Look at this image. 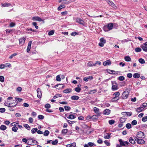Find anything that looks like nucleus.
<instances>
[{
  "mask_svg": "<svg viewBox=\"0 0 147 147\" xmlns=\"http://www.w3.org/2000/svg\"><path fill=\"white\" fill-rule=\"evenodd\" d=\"M32 20L34 21H38L39 22L43 21V20L40 18L38 16H34L32 18Z\"/></svg>",
  "mask_w": 147,
  "mask_h": 147,
  "instance_id": "obj_9",
  "label": "nucleus"
},
{
  "mask_svg": "<svg viewBox=\"0 0 147 147\" xmlns=\"http://www.w3.org/2000/svg\"><path fill=\"white\" fill-rule=\"evenodd\" d=\"M32 140V142L33 143V144H29L28 143V144L30 145H34L36 144H38V142L37 141H36L34 140Z\"/></svg>",
  "mask_w": 147,
  "mask_h": 147,
  "instance_id": "obj_26",
  "label": "nucleus"
},
{
  "mask_svg": "<svg viewBox=\"0 0 147 147\" xmlns=\"http://www.w3.org/2000/svg\"><path fill=\"white\" fill-rule=\"evenodd\" d=\"M139 61L140 63L142 64H143L145 63V60L142 58H140L139 59Z\"/></svg>",
  "mask_w": 147,
  "mask_h": 147,
  "instance_id": "obj_46",
  "label": "nucleus"
},
{
  "mask_svg": "<svg viewBox=\"0 0 147 147\" xmlns=\"http://www.w3.org/2000/svg\"><path fill=\"white\" fill-rule=\"evenodd\" d=\"M100 42L98 44V45L100 47H103L104 44L106 42V40L103 38H101L100 39Z\"/></svg>",
  "mask_w": 147,
  "mask_h": 147,
  "instance_id": "obj_4",
  "label": "nucleus"
},
{
  "mask_svg": "<svg viewBox=\"0 0 147 147\" xmlns=\"http://www.w3.org/2000/svg\"><path fill=\"white\" fill-rule=\"evenodd\" d=\"M26 37H23L22 38L19 39V43L20 45H23L24 43L25 42V41L26 39Z\"/></svg>",
  "mask_w": 147,
  "mask_h": 147,
  "instance_id": "obj_8",
  "label": "nucleus"
},
{
  "mask_svg": "<svg viewBox=\"0 0 147 147\" xmlns=\"http://www.w3.org/2000/svg\"><path fill=\"white\" fill-rule=\"evenodd\" d=\"M65 5L63 4H61L58 8V10H60L62 8H65Z\"/></svg>",
  "mask_w": 147,
  "mask_h": 147,
  "instance_id": "obj_34",
  "label": "nucleus"
},
{
  "mask_svg": "<svg viewBox=\"0 0 147 147\" xmlns=\"http://www.w3.org/2000/svg\"><path fill=\"white\" fill-rule=\"evenodd\" d=\"M98 115H94L92 117H91L90 116H88V118L91 119L92 120L94 121L98 118Z\"/></svg>",
  "mask_w": 147,
  "mask_h": 147,
  "instance_id": "obj_12",
  "label": "nucleus"
},
{
  "mask_svg": "<svg viewBox=\"0 0 147 147\" xmlns=\"http://www.w3.org/2000/svg\"><path fill=\"white\" fill-rule=\"evenodd\" d=\"M111 62L109 60H107L105 62H104L103 63V65L105 66H107V65H109L111 64Z\"/></svg>",
  "mask_w": 147,
  "mask_h": 147,
  "instance_id": "obj_23",
  "label": "nucleus"
},
{
  "mask_svg": "<svg viewBox=\"0 0 147 147\" xmlns=\"http://www.w3.org/2000/svg\"><path fill=\"white\" fill-rule=\"evenodd\" d=\"M76 144L75 142H74L72 144H67L66 145L67 147H71L72 146H73V147H76Z\"/></svg>",
  "mask_w": 147,
  "mask_h": 147,
  "instance_id": "obj_28",
  "label": "nucleus"
},
{
  "mask_svg": "<svg viewBox=\"0 0 147 147\" xmlns=\"http://www.w3.org/2000/svg\"><path fill=\"white\" fill-rule=\"evenodd\" d=\"M49 134V132L48 130H46L44 134V135L45 136H48Z\"/></svg>",
  "mask_w": 147,
  "mask_h": 147,
  "instance_id": "obj_39",
  "label": "nucleus"
},
{
  "mask_svg": "<svg viewBox=\"0 0 147 147\" xmlns=\"http://www.w3.org/2000/svg\"><path fill=\"white\" fill-rule=\"evenodd\" d=\"M110 134H107L106 135H105L104 136V138L105 139H109L110 138Z\"/></svg>",
  "mask_w": 147,
  "mask_h": 147,
  "instance_id": "obj_36",
  "label": "nucleus"
},
{
  "mask_svg": "<svg viewBox=\"0 0 147 147\" xmlns=\"http://www.w3.org/2000/svg\"><path fill=\"white\" fill-rule=\"evenodd\" d=\"M108 4L114 9L117 8V7L115 5L114 3L111 1H108Z\"/></svg>",
  "mask_w": 147,
  "mask_h": 147,
  "instance_id": "obj_16",
  "label": "nucleus"
},
{
  "mask_svg": "<svg viewBox=\"0 0 147 147\" xmlns=\"http://www.w3.org/2000/svg\"><path fill=\"white\" fill-rule=\"evenodd\" d=\"M38 118L40 119H43L44 118V116L42 115H39L38 116Z\"/></svg>",
  "mask_w": 147,
  "mask_h": 147,
  "instance_id": "obj_63",
  "label": "nucleus"
},
{
  "mask_svg": "<svg viewBox=\"0 0 147 147\" xmlns=\"http://www.w3.org/2000/svg\"><path fill=\"white\" fill-rule=\"evenodd\" d=\"M94 111L97 115H100V113H99V109L98 108L94 107Z\"/></svg>",
  "mask_w": 147,
  "mask_h": 147,
  "instance_id": "obj_21",
  "label": "nucleus"
},
{
  "mask_svg": "<svg viewBox=\"0 0 147 147\" xmlns=\"http://www.w3.org/2000/svg\"><path fill=\"white\" fill-rule=\"evenodd\" d=\"M2 6L3 7H9L11 5V4L10 3H5L4 4L2 3L1 4Z\"/></svg>",
  "mask_w": 147,
  "mask_h": 147,
  "instance_id": "obj_27",
  "label": "nucleus"
},
{
  "mask_svg": "<svg viewBox=\"0 0 147 147\" xmlns=\"http://www.w3.org/2000/svg\"><path fill=\"white\" fill-rule=\"evenodd\" d=\"M97 92V90H90L88 92V93L89 94H94L96 93Z\"/></svg>",
  "mask_w": 147,
  "mask_h": 147,
  "instance_id": "obj_37",
  "label": "nucleus"
},
{
  "mask_svg": "<svg viewBox=\"0 0 147 147\" xmlns=\"http://www.w3.org/2000/svg\"><path fill=\"white\" fill-rule=\"evenodd\" d=\"M10 65H11V64L8 63L5 64H1L0 65V69H3L5 67H9Z\"/></svg>",
  "mask_w": 147,
  "mask_h": 147,
  "instance_id": "obj_7",
  "label": "nucleus"
},
{
  "mask_svg": "<svg viewBox=\"0 0 147 147\" xmlns=\"http://www.w3.org/2000/svg\"><path fill=\"white\" fill-rule=\"evenodd\" d=\"M124 59L125 60L127 61H130L131 60V58L129 56L125 57Z\"/></svg>",
  "mask_w": 147,
  "mask_h": 147,
  "instance_id": "obj_33",
  "label": "nucleus"
},
{
  "mask_svg": "<svg viewBox=\"0 0 147 147\" xmlns=\"http://www.w3.org/2000/svg\"><path fill=\"white\" fill-rule=\"evenodd\" d=\"M93 79V77L92 76H89L87 77H85L84 78V80L86 81L87 82L88 81H90Z\"/></svg>",
  "mask_w": 147,
  "mask_h": 147,
  "instance_id": "obj_13",
  "label": "nucleus"
},
{
  "mask_svg": "<svg viewBox=\"0 0 147 147\" xmlns=\"http://www.w3.org/2000/svg\"><path fill=\"white\" fill-rule=\"evenodd\" d=\"M81 89L79 87H76L75 88L74 90L76 92H80Z\"/></svg>",
  "mask_w": 147,
  "mask_h": 147,
  "instance_id": "obj_45",
  "label": "nucleus"
},
{
  "mask_svg": "<svg viewBox=\"0 0 147 147\" xmlns=\"http://www.w3.org/2000/svg\"><path fill=\"white\" fill-rule=\"evenodd\" d=\"M118 80L120 81H123L124 79V77L123 76H121L118 78Z\"/></svg>",
  "mask_w": 147,
  "mask_h": 147,
  "instance_id": "obj_57",
  "label": "nucleus"
},
{
  "mask_svg": "<svg viewBox=\"0 0 147 147\" xmlns=\"http://www.w3.org/2000/svg\"><path fill=\"white\" fill-rule=\"evenodd\" d=\"M24 126L26 129H27L28 130H30V127L29 125L27 124H25L24 125Z\"/></svg>",
  "mask_w": 147,
  "mask_h": 147,
  "instance_id": "obj_43",
  "label": "nucleus"
},
{
  "mask_svg": "<svg viewBox=\"0 0 147 147\" xmlns=\"http://www.w3.org/2000/svg\"><path fill=\"white\" fill-rule=\"evenodd\" d=\"M32 25L35 26V28L36 29H37L38 28V26H37L36 25H37V23L36 22H33L32 23Z\"/></svg>",
  "mask_w": 147,
  "mask_h": 147,
  "instance_id": "obj_58",
  "label": "nucleus"
},
{
  "mask_svg": "<svg viewBox=\"0 0 147 147\" xmlns=\"http://www.w3.org/2000/svg\"><path fill=\"white\" fill-rule=\"evenodd\" d=\"M126 127L128 129H129L131 127V125L130 123H127L126 125Z\"/></svg>",
  "mask_w": 147,
  "mask_h": 147,
  "instance_id": "obj_55",
  "label": "nucleus"
},
{
  "mask_svg": "<svg viewBox=\"0 0 147 147\" xmlns=\"http://www.w3.org/2000/svg\"><path fill=\"white\" fill-rule=\"evenodd\" d=\"M65 77L63 75H62L61 76L60 75H57L56 77V80L58 81H60L61 80V78L63 79Z\"/></svg>",
  "mask_w": 147,
  "mask_h": 147,
  "instance_id": "obj_14",
  "label": "nucleus"
},
{
  "mask_svg": "<svg viewBox=\"0 0 147 147\" xmlns=\"http://www.w3.org/2000/svg\"><path fill=\"white\" fill-rule=\"evenodd\" d=\"M7 128L6 126L3 125H1L0 127V129L3 131L5 130Z\"/></svg>",
  "mask_w": 147,
  "mask_h": 147,
  "instance_id": "obj_29",
  "label": "nucleus"
},
{
  "mask_svg": "<svg viewBox=\"0 0 147 147\" xmlns=\"http://www.w3.org/2000/svg\"><path fill=\"white\" fill-rule=\"evenodd\" d=\"M38 129L37 128H33L31 130V132L32 134H34L37 131Z\"/></svg>",
  "mask_w": 147,
  "mask_h": 147,
  "instance_id": "obj_35",
  "label": "nucleus"
},
{
  "mask_svg": "<svg viewBox=\"0 0 147 147\" xmlns=\"http://www.w3.org/2000/svg\"><path fill=\"white\" fill-rule=\"evenodd\" d=\"M115 123V121L113 120H110L109 121V123L110 125H112Z\"/></svg>",
  "mask_w": 147,
  "mask_h": 147,
  "instance_id": "obj_64",
  "label": "nucleus"
},
{
  "mask_svg": "<svg viewBox=\"0 0 147 147\" xmlns=\"http://www.w3.org/2000/svg\"><path fill=\"white\" fill-rule=\"evenodd\" d=\"M4 80V78L3 76H0V81L1 82H3Z\"/></svg>",
  "mask_w": 147,
  "mask_h": 147,
  "instance_id": "obj_56",
  "label": "nucleus"
},
{
  "mask_svg": "<svg viewBox=\"0 0 147 147\" xmlns=\"http://www.w3.org/2000/svg\"><path fill=\"white\" fill-rule=\"evenodd\" d=\"M76 117L74 116V115L71 114H70L68 117H67V118L71 119H74Z\"/></svg>",
  "mask_w": 147,
  "mask_h": 147,
  "instance_id": "obj_32",
  "label": "nucleus"
},
{
  "mask_svg": "<svg viewBox=\"0 0 147 147\" xmlns=\"http://www.w3.org/2000/svg\"><path fill=\"white\" fill-rule=\"evenodd\" d=\"M144 109V107H142V105H141L140 106V107L137 108L136 110V111L137 112L139 113L142 111Z\"/></svg>",
  "mask_w": 147,
  "mask_h": 147,
  "instance_id": "obj_20",
  "label": "nucleus"
},
{
  "mask_svg": "<svg viewBox=\"0 0 147 147\" xmlns=\"http://www.w3.org/2000/svg\"><path fill=\"white\" fill-rule=\"evenodd\" d=\"M142 121L144 122H146L147 121V116L143 117L142 119Z\"/></svg>",
  "mask_w": 147,
  "mask_h": 147,
  "instance_id": "obj_59",
  "label": "nucleus"
},
{
  "mask_svg": "<svg viewBox=\"0 0 147 147\" xmlns=\"http://www.w3.org/2000/svg\"><path fill=\"white\" fill-rule=\"evenodd\" d=\"M64 108L65 111H69L71 109L70 107L69 106H65Z\"/></svg>",
  "mask_w": 147,
  "mask_h": 147,
  "instance_id": "obj_52",
  "label": "nucleus"
},
{
  "mask_svg": "<svg viewBox=\"0 0 147 147\" xmlns=\"http://www.w3.org/2000/svg\"><path fill=\"white\" fill-rule=\"evenodd\" d=\"M129 94V92L127 90H126L123 93L122 97L123 99H126Z\"/></svg>",
  "mask_w": 147,
  "mask_h": 147,
  "instance_id": "obj_5",
  "label": "nucleus"
},
{
  "mask_svg": "<svg viewBox=\"0 0 147 147\" xmlns=\"http://www.w3.org/2000/svg\"><path fill=\"white\" fill-rule=\"evenodd\" d=\"M135 139L138 144H144L145 143V142L142 139H139L138 138H135Z\"/></svg>",
  "mask_w": 147,
  "mask_h": 147,
  "instance_id": "obj_3",
  "label": "nucleus"
},
{
  "mask_svg": "<svg viewBox=\"0 0 147 147\" xmlns=\"http://www.w3.org/2000/svg\"><path fill=\"white\" fill-rule=\"evenodd\" d=\"M112 89L113 90H117L118 89L117 85L115 83H114L113 82H112Z\"/></svg>",
  "mask_w": 147,
  "mask_h": 147,
  "instance_id": "obj_15",
  "label": "nucleus"
},
{
  "mask_svg": "<svg viewBox=\"0 0 147 147\" xmlns=\"http://www.w3.org/2000/svg\"><path fill=\"white\" fill-rule=\"evenodd\" d=\"M115 95V97H119V95H120V93L119 92H115L114 94V95Z\"/></svg>",
  "mask_w": 147,
  "mask_h": 147,
  "instance_id": "obj_60",
  "label": "nucleus"
},
{
  "mask_svg": "<svg viewBox=\"0 0 147 147\" xmlns=\"http://www.w3.org/2000/svg\"><path fill=\"white\" fill-rule=\"evenodd\" d=\"M15 103H16V104H17V101L18 100L19 102H21L23 99L22 98H15Z\"/></svg>",
  "mask_w": 147,
  "mask_h": 147,
  "instance_id": "obj_31",
  "label": "nucleus"
},
{
  "mask_svg": "<svg viewBox=\"0 0 147 147\" xmlns=\"http://www.w3.org/2000/svg\"><path fill=\"white\" fill-rule=\"evenodd\" d=\"M79 97L77 96H73L71 97V99L73 100H77L79 99Z\"/></svg>",
  "mask_w": 147,
  "mask_h": 147,
  "instance_id": "obj_24",
  "label": "nucleus"
},
{
  "mask_svg": "<svg viewBox=\"0 0 147 147\" xmlns=\"http://www.w3.org/2000/svg\"><path fill=\"white\" fill-rule=\"evenodd\" d=\"M37 92L38 93L37 97L39 98H40L42 95V93L40 89L39 88H38L37 90Z\"/></svg>",
  "mask_w": 147,
  "mask_h": 147,
  "instance_id": "obj_17",
  "label": "nucleus"
},
{
  "mask_svg": "<svg viewBox=\"0 0 147 147\" xmlns=\"http://www.w3.org/2000/svg\"><path fill=\"white\" fill-rule=\"evenodd\" d=\"M88 145L90 147L95 146H96L94 143L90 142L88 143Z\"/></svg>",
  "mask_w": 147,
  "mask_h": 147,
  "instance_id": "obj_48",
  "label": "nucleus"
},
{
  "mask_svg": "<svg viewBox=\"0 0 147 147\" xmlns=\"http://www.w3.org/2000/svg\"><path fill=\"white\" fill-rule=\"evenodd\" d=\"M141 50V49L140 47H138L135 49V51L136 52H140Z\"/></svg>",
  "mask_w": 147,
  "mask_h": 147,
  "instance_id": "obj_51",
  "label": "nucleus"
},
{
  "mask_svg": "<svg viewBox=\"0 0 147 147\" xmlns=\"http://www.w3.org/2000/svg\"><path fill=\"white\" fill-rule=\"evenodd\" d=\"M120 144L121 146H129L130 144L129 142L127 141H123L122 139H120L119 140Z\"/></svg>",
  "mask_w": 147,
  "mask_h": 147,
  "instance_id": "obj_2",
  "label": "nucleus"
},
{
  "mask_svg": "<svg viewBox=\"0 0 147 147\" xmlns=\"http://www.w3.org/2000/svg\"><path fill=\"white\" fill-rule=\"evenodd\" d=\"M113 26L112 23H109L106 26H105L103 28V29L105 31H108L112 29Z\"/></svg>",
  "mask_w": 147,
  "mask_h": 147,
  "instance_id": "obj_1",
  "label": "nucleus"
},
{
  "mask_svg": "<svg viewBox=\"0 0 147 147\" xmlns=\"http://www.w3.org/2000/svg\"><path fill=\"white\" fill-rule=\"evenodd\" d=\"M111 113V111L108 109H106L104 110L103 114L106 115H108L109 114Z\"/></svg>",
  "mask_w": 147,
  "mask_h": 147,
  "instance_id": "obj_18",
  "label": "nucleus"
},
{
  "mask_svg": "<svg viewBox=\"0 0 147 147\" xmlns=\"http://www.w3.org/2000/svg\"><path fill=\"white\" fill-rule=\"evenodd\" d=\"M87 65L88 66L90 67L95 66V65L94 64V63L91 62L88 63Z\"/></svg>",
  "mask_w": 147,
  "mask_h": 147,
  "instance_id": "obj_49",
  "label": "nucleus"
},
{
  "mask_svg": "<svg viewBox=\"0 0 147 147\" xmlns=\"http://www.w3.org/2000/svg\"><path fill=\"white\" fill-rule=\"evenodd\" d=\"M107 73H109V74H112L111 73H115V71L114 70H110L109 69H107Z\"/></svg>",
  "mask_w": 147,
  "mask_h": 147,
  "instance_id": "obj_50",
  "label": "nucleus"
},
{
  "mask_svg": "<svg viewBox=\"0 0 147 147\" xmlns=\"http://www.w3.org/2000/svg\"><path fill=\"white\" fill-rule=\"evenodd\" d=\"M101 64V62L100 61H96L94 64L95 65V66H96L97 64H98L99 65H100Z\"/></svg>",
  "mask_w": 147,
  "mask_h": 147,
  "instance_id": "obj_61",
  "label": "nucleus"
},
{
  "mask_svg": "<svg viewBox=\"0 0 147 147\" xmlns=\"http://www.w3.org/2000/svg\"><path fill=\"white\" fill-rule=\"evenodd\" d=\"M126 120V118L121 117L120 119V121L121 123H123Z\"/></svg>",
  "mask_w": 147,
  "mask_h": 147,
  "instance_id": "obj_38",
  "label": "nucleus"
},
{
  "mask_svg": "<svg viewBox=\"0 0 147 147\" xmlns=\"http://www.w3.org/2000/svg\"><path fill=\"white\" fill-rule=\"evenodd\" d=\"M72 91V89L70 88H68L63 91V92L65 93H68L71 92Z\"/></svg>",
  "mask_w": 147,
  "mask_h": 147,
  "instance_id": "obj_22",
  "label": "nucleus"
},
{
  "mask_svg": "<svg viewBox=\"0 0 147 147\" xmlns=\"http://www.w3.org/2000/svg\"><path fill=\"white\" fill-rule=\"evenodd\" d=\"M137 123V121L136 120H134L133 121L131 122V124L133 125H136Z\"/></svg>",
  "mask_w": 147,
  "mask_h": 147,
  "instance_id": "obj_62",
  "label": "nucleus"
},
{
  "mask_svg": "<svg viewBox=\"0 0 147 147\" xmlns=\"http://www.w3.org/2000/svg\"><path fill=\"white\" fill-rule=\"evenodd\" d=\"M4 104L5 105L9 107H15L17 105V104L14 103L11 104L5 102L4 103Z\"/></svg>",
  "mask_w": 147,
  "mask_h": 147,
  "instance_id": "obj_10",
  "label": "nucleus"
},
{
  "mask_svg": "<svg viewBox=\"0 0 147 147\" xmlns=\"http://www.w3.org/2000/svg\"><path fill=\"white\" fill-rule=\"evenodd\" d=\"M140 47L144 51L147 52V46L142 45Z\"/></svg>",
  "mask_w": 147,
  "mask_h": 147,
  "instance_id": "obj_25",
  "label": "nucleus"
},
{
  "mask_svg": "<svg viewBox=\"0 0 147 147\" xmlns=\"http://www.w3.org/2000/svg\"><path fill=\"white\" fill-rule=\"evenodd\" d=\"M119 99V97H116L115 96L112 98L111 100L112 102L115 101Z\"/></svg>",
  "mask_w": 147,
  "mask_h": 147,
  "instance_id": "obj_44",
  "label": "nucleus"
},
{
  "mask_svg": "<svg viewBox=\"0 0 147 147\" xmlns=\"http://www.w3.org/2000/svg\"><path fill=\"white\" fill-rule=\"evenodd\" d=\"M140 74H134L133 77L136 78H139L140 77Z\"/></svg>",
  "mask_w": 147,
  "mask_h": 147,
  "instance_id": "obj_54",
  "label": "nucleus"
},
{
  "mask_svg": "<svg viewBox=\"0 0 147 147\" xmlns=\"http://www.w3.org/2000/svg\"><path fill=\"white\" fill-rule=\"evenodd\" d=\"M137 136L138 138H144L145 136L144 133L142 131H139L137 133Z\"/></svg>",
  "mask_w": 147,
  "mask_h": 147,
  "instance_id": "obj_6",
  "label": "nucleus"
},
{
  "mask_svg": "<svg viewBox=\"0 0 147 147\" xmlns=\"http://www.w3.org/2000/svg\"><path fill=\"white\" fill-rule=\"evenodd\" d=\"M129 142L132 144H134L135 143L134 140L132 138V137H130L129 139Z\"/></svg>",
  "mask_w": 147,
  "mask_h": 147,
  "instance_id": "obj_30",
  "label": "nucleus"
},
{
  "mask_svg": "<svg viewBox=\"0 0 147 147\" xmlns=\"http://www.w3.org/2000/svg\"><path fill=\"white\" fill-rule=\"evenodd\" d=\"M61 95L60 94H55L53 97L54 98H56L57 97H61Z\"/></svg>",
  "mask_w": 147,
  "mask_h": 147,
  "instance_id": "obj_47",
  "label": "nucleus"
},
{
  "mask_svg": "<svg viewBox=\"0 0 147 147\" xmlns=\"http://www.w3.org/2000/svg\"><path fill=\"white\" fill-rule=\"evenodd\" d=\"M58 142V140L57 139L52 142V144L53 145H56Z\"/></svg>",
  "mask_w": 147,
  "mask_h": 147,
  "instance_id": "obj_42",
  "label": "nucleus"
},
{
  "mask_svg": "<svg viewBox=\"0 0 147 147\" xmlns=\"http://www.w3.org/2000/svg\"><path fill=\"white\" fill-rule=\"evenodd\" d=\"M76 21L81 24L84 25V21L80 18H77L76 19Z\"/></svg>",
  "mask_w": 147,
  "mask_h": 147,
  "instance_id": "obj_11",
  "label": "nucleus"
},
{
  "mask_svg": "<svg viewBox=\"0 0 147 147\" xmlns=\"http://www.w3.org/2000/svg\"><path fill=\"white\" fill-rule=\"evenodd\" d=\"M59 3H61L62 4H67L69 3V1L66 0H60L59 1Z\"/></svg>",
  "mask_w": 147,
  "mask_h": 147,
  "instance_id": "obj_19",
  "label": "nucleus"
},
{
  "mask_svg": "<svg viewBox=\"0 0 147 147\" xmlns=\"http://www.w3.org/2000/svg\"><path fill=\"white\" fill-rule=\"evenodd\" d=\"M54 33V30H51V31H50L48 33V35H49L51 36L53 35Z\"/></svg>",
  "mask_w": 147,
  "mask_h": 147,
  "instance_id": "obj_53",
  "label": "nucleus"
},
{
  "mask_svg": "<svg viewBox=\"0 0 147 147\" xmlns=\"http://www.w3.org/2000/svg\"><path fill=\"white\" fill-rule=\"evenodd\" d=\"M68 129H63L62 131V133L63 134H65L67 132Z\"/></svg>",
  "mask_w": 147,
  "mask_h": 147,
  "instance_id": "obj_41",
  "label": "nucleus"
},
{
  "mask_svg": "<svg viewBox=\"0 0 147 147\" xmlns=\"http://www.w3.org/2000/svg\"><path fill=\"white\" fill-rule=\"evenodd\" d=\"M18 129V127L16 126H14L13 127L12 129V130L15 132H17V131Z\"/></svg>",
  "mask_w": 147,
  "mask_h": 147,
  "instance_id": "obj_40",
  "label": "nucleus"
}]
</instances>
